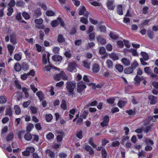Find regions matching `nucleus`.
I'll return each mask as SVG.
<instances>
[{"instance_id": "nucleus-26", "label": "nucleus", "mask_w": 158, "mask_h": 158, "mask_svg": "<svg viewBox=\"0 0 158 158\" xmlns=\"http://www.w3.org/2000/svg\"><path fill=\"white\" fill-rule=\"evenodd\" d=\"M24 137L26 140L29 141L32 138V136L29 133H27L25 134L24 135Z\"/></svg>"}, {"instance_id": "nucleus-13", "label": "nucleus", "mask_w": 158, "mask_h": 158, "mask_svg": "<svg viewBox=\"0 0 158 158\" xmlns=\"http://www.w3.org/2000/svg\"><path fill=\"white\" fill-rule=\"evenodd\" d=\"M92 70L94 72L97 73L100 69V67L98 64H95L92 66Z\"/></svg>"}, {"instance_id": "nucleus-62", "label": "nucleus", "mask_w": 158, "mask_h": 158, "mask_svg": "<svg viewBox=\"0 0 158 158\" xmlns=\"http://www.w3.org/2000/svg\"><path fill=\"white\" fill-rule=\"evenodd\" d=\"M102 157L103 158H106L107 156V153L105 149H102Z\"/></svg>"}, {"instance_id": "nucleus-50", "label": "nucleus", "mask_w": 158, "mask_h": 158, "mask_svg": "<svg viewBox=\"0 0 158 158\" xmlns=\"http://www.w3.org/2000/svg\"><path fill=\"white\" fill-rule=\"evenodd\" d=\"M30 86L31 89L32 90L34 93L36 92L37 91V89L35 87L34 84L33 83H31L30 85Z\"/></svg>"}, {"instance_id": "nucleus-51", "label": "nucleus", "mask_w": 158, "mask_h": 158, "mask_svg": "<svg viewBox=\"0 0 158 158\" xmlns=\"http://www.w3.org/2000/svg\"><path fill=\"white\" fill-rule=\"evenodd\" d=\"M142 78L140 77H139L137 75L134 78V80L135 81L136 83L139 84Z\"/></svg>"}, {"instance_id": "nucleus-40", "label": "nucleus", "mask_w": 158, "mask_h": 158, "mask_svg": "<svg viewBox=\"0 0 158 158\" xmlns=\"http://www.w3.org/2000/svg\"><path fill=\"white\" fill-rule=\"evenodd\" d=\"M58 41L59 42L62 43L64 41V38L61 35H59L58 37Z\"/></svg>"}, {"instance_id": "nucleus-56", "label": "nucleus", "mask_w": 158, "mask_h": 158, "mask_svg": "<svg viewBox=\"0 0 158 158\" xmlns=\"http://www.w3.org/2000/svg\"><path fill=\"white\" fill-rule=\"evenodd\" d=\"M89 21L91 23L94 25H96L98 23V21L97 20L93 19L92 18H90L89 19Z\"/></svg>"}, {"instance_id": "nucleus-20", "label": "nucleus", "mask_w": 158, "mask_h": 158, "mask_svg": "<svg viewBox=\"0 0 158 158\" xmlns=\"http://www.w3.org/2000/svg\"><path fill=\"white\" fill-rule=\"evenodd\" d=\"M60 23V21L58 19V18L57 19L52 21L51 24L52 27H56Z\"/></svg>"}, {"instance_id": "nucleus-14", "label": "nucleus", "mask_w": 158, "mask_h": 158, "mask_svg": "<svg viewBox=\"0 0 158 158\" xmlns=\"http://www.w3.org/2000/svg\"><path fill=\"white\" fill-rule=\"evenodd\" d=\"M52 59L55 61H59L62 60V57L60 56L56 55L52 56Z\"/></svg>"}, {"instance_id": "nucleus-2", "label": "nucleus", "mask_w": 158, "mask_h": 158, "mask_svg": "<svg viewBox=\"0 0 158 158\" xmlns=\"http://www.w3.org/2000/svg\"><path fill=\"white\" fill-rule=\"evenodd\" d=\"M66 87L68 91L70 93L74 90L76 87V84L73 82H67Z\"/></svg>"}, {"instance_id": "nucleus-46", "label": "nucleus", "mask_w": 158, "mask_h": 158, "mask_svg": "<svg viewBox=\"0 0 158 158\" xmlns=\"http://www.w3.org/2000/svg\"><path fill=\"white\" fill-rule=\"evenodd\" d=\"M34 127V126L33 124L31 123H30L27 127V131L29 132Z\"/></svg>"}, {"instance_id": "nucleus-1", "label": "nucleus", "mask_w": 158, "mask_h": 158, "mask_svg": "<svg viewBox=\"0 0 158 158\" xmlns=\"http://www.w3.org/2000/svg\"><path fill=\"white\" fill-rule=\"evenodd\" d=\"M53 78L55 81H59L61 79L64 80H67L68 79V77L63 71H62L60 73L55 75L54 76Z\"/></svg>"}, {"instance_id": "nucleus-35", "label": "nucleus", "mask_w": 158, "mask_h": 158, "mask_svg": "<svg viewBox=\"0 0 158 158\" xmlns=\"http://www.w3.org/2000/svg\"><path fill=\"white\" fill-rule=\"evenodd\" d=\"M6 114L9 116H11L12 114V111L11 107H9L6 110Z\"/></svg>"}, {"instance_id": "nucleus-7", "label": "nucleus", "mask_w": 158, "mask_h": 158, "mask_svg": "<svg viewBox=\"0 0 158 158\" xmlns=\"http://www.w3.org/2000/svg\"><path fill=\"white\" fill-rule=\"evenodd\" d=\"M48 65H45L44 68V71H49L51 69H56L58 70H60V69L54 66H53L50 63H48Z\"/></svg>"}, {"instance_id": "nucleus-33", "label": "nucleus", "mask_w": 158, "mask_h": 158, "mask_svg": "<svg viewBox=\"0 0 158 158\" xmlns=\"http://www.w3.org/2000/svg\"><path fill=\"white\" fill-rule=\"evenodd\" d=\"M76 136L79 139H81L82 138V132L81 130L77 131L76 134Z\"/></svg>"}, {"instance_id": "nucleus-42", "label": "nucleus", "mask_w": 158, "mask_h": 158, "mask_svg": "<svg viewBox=\"0 0 158 158\" xmlns=\"http://www.w3.org/2000/svg\"><path fill=\"white\" fill-rule=\"evenodd\" d=\"M126 102L123 101H120L118 102V105L120 108L123 107L126 104Z\"/></svg>"}, {"instance_id": "nucleus-31", "label": "nucleus", "mask_w": 158, "mask_h": 158, "mask_svg": "<svg viewBox=\"0 0 158 158\" xmlns=\"http://www.w3.org/2000/svg\"><path fill=\"white\" fill-rule=\"evenodd\" d=\"M61 108L64 110H65L67 109L66 103L65 100H63L61 104Z\"/></svg>"}, {"instance_id": "nucleus-49", "label": "nucleus", "mask_w": 158, "mask_h": 158, "mask_svg": "<svg viewBox=\"0 0 158 158\" xmlns=\"http://www.w3.org/2000/svg\"><path fill=\"white\" fill-rule=\"evenodd\" d=\"M43 20L42 19H36L35 20V23L37 24H41L43 23Z\"/></svg>"}, {"instance_id": "nucleus-32", "label": "nucleus", "mask_w": 158, "mask_h": 158, "mask_svg": "<svg viewBox=\"0 0 158 158\" xmlns=\"http://www.w3.org/2000/svg\"><path fill=\"white\" fill-rule=\"evenodd\" d=\"M107 66L109 68H112L113 66V63L111 60H107L106 61Z\"/></svg>"}, {"instance_id": "nucleus-19", "label": "nucleus", "mask_w": 158, "mask_h": 158, "mask_svg": "<svg viewBox=\"0 0 158 158\" xmlns=\"http://www.w3.org/2000/svg\"><path fill=\"white\" fill-rule=\"evenodd\" d=\"M97 39L98 41L102 45L105 44L106 43V40L100 36L97 37Z\"/></svg>"}, {"instance_id": "nucleus-3", "label": "nucleus", "mask_w": 158, "mask_h": 158, "mask_svg": "<svg viewBox=\"0 0 158 158\" xmlns=\"http://www.w3.org/2000/svg\"><path fill=\"white\" fill-rule=\"evenodd\" d=\"M76 63L75 62H72L69 63L68 66V70L71 72H75L77 71L76 68Z\"/></svg>"}, {"instance_id": "nucleus-53", "label": "nucleus", "mask_w": 158, "mask_h": 158, "mask_svg": "<svg viewBox=\"0 0 158 158\" xmlns=\"http://www.w3.org/2000/svg\"><path fill=\"white\" fill-rule=\"evenodd\" d=\"M23 16L26 19H28L30 18V16L26 12H23L22 14Z\"/></svg>"}, {"instance_id": "nucleus-18", "label": "nucleus", "mask_w": 158, "mask_h": 158, "mask_svg": "<svg viewBox=\"0 0 158 158\" xmlns=\"http://www.w3.org/2000/svg\"><path fill=\"white\" fill-rule=\"evenodd\" d=\"M15 113L17 114H20L21 111L19 106L18 105L15 106L14 107Z\"/></svg>"}, {"instance_id": "nucleus-39", "label": "nucleus", "mask_w": 158, "mask_h": 158, "mask_svg": "<svg viewBox=\"0 0 158 158\" xmlns=\"http://www.w3.org/2000/svg\"><path fill=\"white\" fill-rule=\"evenodd\" d=\"M87 18H85L83 17H81L80 18V21L81 22L83 23L84 24H86L88 23V21L87 19Z\"/></svg>"}, {"instance_id": "nucleus-58", "label": "nucleus", "mask_w": 158, "mask_h": 158, "mask_svg": "<svg viewBox=\"0 0 158 158\" xmlns=\"http://www.w3.org/2000/svg\"><path fill=\"white\" fill-rule=\"evenodd\" d=\"M126 113H128L129 115L132 116H134L135 114V112L131 110H127Z\"/></svg>"}, {"instance_id": "nucleus-23", "label": "nucleus", "mask_w": 158, "mask_h": 158, "mask_svg": "<svg viewBox=\"0 0 158 158\" xmlns=\"http://www.w3.org/2000/svg\"><path fill=\"white\" fill-rule=\"evenodd\" d=\"M36 94L39 98L40 100L43 99L44 98L43 93L41 91L37 92L36 93Z\"/></svg>"}, {"instance_id": "nucleus-61", "label": "nucleus", "mask_w": 158, "mask_h": 158, "mask_svg": "<svg viewBox=\"0 0 158 158\" xmlns=\"http://www.w3.org/2000/svg\"><path fill=\"white\" fill-rule=\"evenodd\" d=\"M8 130V128L7 126H5L2 129L1 131V134H4L7 132Z\"/></svg>"}, {"instance_id": "nucleus-6", "label": "nucleus", "mask_w": 158, "mask_h": 158, "mask_svg": "<svg viewBox=\"0 0 158 158\" xmlns=\"http://www.w3.org/2000/svg\"><path fill=\"white\" fill-rule=\"evenodd\" d=\"M145 142L146 144L147 145L145 148V150L146 151H151L152 149L151 146H149L148 145H152L153 144V142L149 139H146L145 140Z\"/></svg>"}, {"instance_id": "nucleus-29", "label": "nucleus", "mask_w": 158, "mask_h": 158, "mask_svg": "<svg viewBox=\"0 0 158 158\" xmlns=\"http://www.w3.org/2000/svg\"><path fill=\"white\" fill-rule=\"evenodd\" d=\"M52 116L50 114H46L45 115V119L48 122H50L52 119Z\"/></svg>"}, {"instance_id": "nucleus-11", "label": "nucleus", "mask_w": 158, "mask_h": 158, "mask_svg": "<svg viewBox=\"0 0 158 158\" xmlns=\"http://www.w3.org/2000/svg\"><path fill=\"white\" fill-rule=\"evenodd\" d=\"M148 99L150 101L151 104H155L157 102V98L153 95H150L148 97Z\"/></svg>"}, {"instance_id": "nucleus-9", "label": "nucleus", "mask_w": 158, "mask_h": 158, "mask_svg": "<svg viewBox=\"0 0 158 158\" xmlns=\"http://www.w3.org/2000/svg\"><path fill=\"white\" fill-rule=\"evenodd\" d=\"M109 121V117L107 115L105 116L104 117L103 121L101 124V125L102 127H104L107 125Z\"/></svg>"}, {"instance_id": "nucleus-28", "label": "nucleus", "mask_w": 158, "mask_h": 158, "mask_svg": "<svg viewBox=\"0 0 158 158\" xmlns=\"http://www.w3.org/2000/svg\"><path fill=\"white\" fill-rule=\"evenodd\" d=\"M115 68L117 69L118 71L120 72H122L123 69V66L120 64H117L115 65Z\"/></svg>"}, {"instance_id": "nucleus-24", "label": "nucleus", "mask_w": 158, "mask_h": 158, "mask_svg": "<svg viewBox=\"0 0 158 158\" xmlns=\"http://www.w3.org/2000/svg\"><path fill=\"white\" fill-rule=\"evenodd\" d=\"M117 12L120 15H123L122 6L119 5L118 6Z\"/></svg>"}, {"instance_id": "nucleus-4", "label": "nucleus", "mask_w": 158, "mask_h": 158, "mask_svg": "<svg viewBox=\"0 0 158 158\" xmlns=\"http://www.w3.org/2000/svg\"><path fill=\"white\" fill-rule=\"evenodd\" d=\"M50 54L49 53L44 54L42 56V62L45 65L47 63H49V57Z\"/></svg>"}, {"instance_id": "nucleus-60", "label": "nucleus", "mask_w": 158, "mask_h": 158, "mask_svg": "<svg viewBox=\"0 0 158 158\" xmlns=\"http://www.w3.org/2000/svg\"><path fill=\"white\" fill-rule=\"evenodd\" d=\"M16 4L14 0H11L8 3V6L10 7H12L15 6Z\"/></svg>"}, {"instance_id": "nucleus-8", "label": "nucleus", "mask_w": 158, "mask_h": 158, "mask_svg": "<svg viewBox=\"0 0 158 158\" xmlns=\"http://www.w3.org/2000/svg\"><path fill=\"white\" fill-rule=\"evenodd\" d=\"M86 88V86L82 82H80L77 84V90L78 92H81Z\"/></svg>"}, {"instance_id": "nucleus-44", "label": "nucleus", "mask_w": 158, "mask_h": 158, "mask_svg": "<svg viewBox=\"0 0 158 158\" xmlns=\"http://www.w3.org/2000/svg\"><path fill=\"white\" fill-rule=\"evenodd\" d=\"M54 135L52 132H49L48 134L46 135V137L49 140L51 139L54 137Z\"/></svg>"}, {"instance_id": "nucleus-48", "label": "nucleus", "mask_w": 158, "mask_h": 158, "mask_svg": "<svg viewBox=\"0 0 158 158\" xmlns=\"http://www.w3.org/2000/svg\"><path fill=\"white\" fill-rule=\"evenodd\" d=\"M139 64L137 62V61L136 60H134L133 63L132 64L131 66L132 68L134 69H135L138 66Z\"/></svg>"}, {"instance_id": "nucleus-10", "label": "nucleus", "mask_w": 158, "mask_h": 158, "mask_svg": "<svg viewBox=\"0 0 158 158\" xmlns=\"http://www.w3.org/2000/svg\"><path fill=\"white\" fill-rule=\"evenodd\" d=\"M56 133L57 134V141L58 142H60L62 140L64 133L61 131H57Z\"/></svg>"}, {"instance_id": "nucleus-16", "label": "nucleus", "mask_w": 158, "mask_h": 158, "mask_svg": "<svg viewBox=\"0 0 158 158\" xmlns=\"http://www.w3.org/2000/svg\"><path fill=\"white\" fill-rule=\"evenodd\" d=\"M133 71V69L131 67H128L125 68L124 70V72L126 74H130Z\"/></svg>"}, {"instance_id": "nucleus-21", "label": "nucleus", "mask_w": 158, "mask_h": 158, "mask_svg": "<svg viewBox=\"0 0 158 158\" xmlns=\"http://www.w3.org/2000/svg\"><path fill=\"white\" fill-rule=\"evenodd\" d=\"M14 135L12 132H10L7 135L6 139L7 141L11 140L13 139Z\"/></svg>"}, {"instance_id": "nucleus-57", "label": "nucleus", "mask_w": 158, "mask_h": 158, "mask_svg": "<svg viewBox=\"0 0 158 158\" xmlns=\"http://www.w3.org/2000/svg\"><path fill=\"white\" fill-rule=\"evenodd\" d=\"M28 76H34L35 74V72L33 69L30 70L29 72L27 73Z\"/></svg>"}, {"instance_id": "nucleus-59", "label": "nucleus", "mask_w": 158, "mask_h": 158, "mask_svg": "<svg viewBox=\"0 0 158 158\" xmlns=\"http://www.w3.org/2000/svg\"><path fill=\"white\" fill-rule=\"evenodd\" d=\"M26 149H27V151H28L30 153L34 152L35 150L34 148L33 147H27Z\"/></svg>"}, {"instance_id": "nucleus-43", "label": "nucleus", "mask_w": 158, "mask_h": 158, "mask_svg": "<svg viewBox=\"0 0 158 158\" xmlns=\"http://www.w3.org/2000/svg\"><path fill=\"white\" fill-rule=\"evenodd\" d=\"M144 72L147 74H150L151 73V70L150 67H145L144 68Z\"/></svg>"}, {"instance_id": "nucleus-34", "label": "nucleus", "mask_w": 158, "mask_h": 158, "mask_svg": "<svg viewBox=\"0 0 158 158\" xmlns=\"http://www.w3.org/2000/svg\"><path fill=\"white\" fill-rule=\"evenodd\" d=\"M5 6L4 3H2L0 5V7L2 8L0 11V17H2L3 14V10Z\"/></svg>"}, {"instance_id": "nucleus-64", "label": "nucleus", "mask_w": 158, "mask_h": 158, "mask_svg": "<svg viewBox=\"0 0 158 158\" xmlns=\"http://www.w3.org/2000/svg\"><path fill=\"white\" fill-rule=\"evenodd\" d=\"M74 5L77 6H78L80 4V2L78 0H72Z\"/></svg>"}, {"instance_id": "nucleus-37", "label": "nucleus", "mask_w": 158, "mask_h": 158, "mask_svg": "<svg viewBox=\"0 0 158 158\" xmlns=\"http://www.w3.org/2000/svg\"><path fill=\"white\" fill-rule=\"evenodd\" d=\"M141 54L143 58L145 60H148V56L146 52H141Z\"/></svg>"}, {"instance_id": "nucleus-17", "label": "nucleus", "mask_w": 158, "mask_h": 158, "mask_svg": "<svg viewBox=\"0 0 158 158\" xmlns=\"http://www.w3.org/2000/svg\"><path fill=\"white\" fill-rule=\"evenodd\" d=\"M83 66L86 68L89 69L90 68V63L88 62L87 60H84L82 62Z\"/></svg>"}, {"instance_id": "nucleus-27", "label": "nucleus", "mask_w": 158, "mask_h": 158, "mask_svg": "<svg viewBox=\"0 0 158 158\" xmlns=\"http://www.w3.org/2000/svg\"><path fill=\"white\" fill-rule=\"evenodd\" d=\"M7 48L10 54L11 55L15 48L14 47L9 44L7 46Z\"/></svg>"}, {"instance_id": "nucleus-47", "label": "nucleus", "mask_w": 158, "mask_h": 158, "mask_svg": "<svg viewBox=\"0 0 158 158\" xmlns=\"http://www.w3.org/2000/svg\"><path fill=\"white\" fill-rule=\"evenodd\" d=\"M110 38L114 40L116 39L118 37V36L113 32H111L110 34Z\"/></svg>"}, {"instance_id": "nucleus-55", "label": "nucleus", "mask_w": 158, "mask_h": 158, "mask_svg": "<svg viewBox=\"0 0 158 158\" xmlns=\"http://www.w3.org/2000/svg\"><path fill=\"white\" fill-rule=\"evenodd\" d=\"M22 90L25 94V97L26 98L28 97L29 94L27 92L28 89L27 88L24 87L22 88Z\"/></svg>"}, {"instance_id": "nucleus-54", "label": "nucleus", "mask_w": 158, "mask_h": 158, "mask_svg": "<svg viewBox=\"0 0 158 158\" xmlns=\"http://www.w3.org/2000/svg\"><path fill=\"white\" fill-rule=\"evenodd\" d=\"M106 52V49L104 47H101L100 48L99 52L100 54H103L105 53Z\"/></svg>"}, {"instance_id": "nucleus-41", "label": "nucleus", "mask_w": 158, "mask_h": 158, "mask_svg": "<svg viewBox=\"0 0 158 158\" xmlns=\"http://www.w3.org/2000/svg\"><path fill=\"white\" fill-rule=\"evenodd\" d=\"M15 70L18 72L20 71L21 70V67L19 63L16 64L15 65Z\"/></svg>"}, {"instance_id": "nucleus-45", "label": "nucleus", "mask_w": 158, "mask_h": 158, "mask_svg": "<svg viewBox=\"0 0 158 158\" xmlns=\"http://www.w3.org/2000/svg\"><path fill=\"white\" fill-rule=\"evenodd\" d=\"M22 56L19 54H16L14 56V58L17 61H19L21 59Z\"/></svg>"}, {"instance_id": "nucleus-12", "label": "nucleus", "mask_w": 158, "mask_h": 158, "mask_svg": "<svg viewBox=\"0 0 158 158\" xmlns=\"http://www.w3.org/2000/svg\"><path fill=\"white\" fill-rule=\"evenodd\" d=\"M107 8L110 10H113L115 8V5L114 2L111 1H108L107 3Z\"/></svg>"}, {"instance_id": "nucleus-63", "label": "nucleus", "mask_w": 158, "mask_h": 158, "mask_svg": "<svg viewBox=\"0 0 158 158\" xmlns=\"http://www.w3.org/2000/svg\"><path fill=\"white\" fill-rule=\"evenodd\" d=\"M114 98H109L107 99V102L110 104H112L114 102Z\"/></svg>"}, {"instance_id": "nucleus-25", "label": "nucleus", "mask_w": 158, "mask_h": 158, "mask_svg": "<svg viewBox=\"0 0 158 158\" xmlns=\"http://www.w3.org/2000/svg\"><path fill=\"white\" fill-rule=\"evenodd\" d=\"M109 57L113 60H115L118 59V57L115 54L112 53L109 55Z\"/></svg>"}, {"instance_id": "nucleus-52", "label": "nucleus", "mask_w": 158, "mask_h": 158, "mask_svg": "<svg viewBox=\"0 0 158 158\" xmlns=\"http://www.w3.org/2000/svg\"><path fill=\"white\" fill-rule=\"evenodd\" d=\"M8 12L7 13V15L8 16H10L13 11V10L12 7H9L8 8Z\"/></svg>"}, {"instance_id": "nucleus-36", "label": "nucleus", "mask_w": 158, "mask_h": 158, "mask_svg": "<svg viewBox=\"0 0 158 158\" xmlns=\"http://www.w3.org/2000/svg\"><path fill=\"white\" fill-rule=\"evenodd\" d=\"M46 15L48 16H53L55 14V13L51 10H48L46 12Z\"/></svg>"}, {"instance_id": "nucleus-5", "label": "nucleus", "mask_w": 158, "mask_h": 158, "mask_svg": "<svg viewBox=\"0 0 158 158\" xmlns=\"http://www.w3.org/2000/svg\"><path fill=\"white\" fill-rule=\"evenodd\" d=\"M79 14L80 15H84V16L87 17L89 15V13L86 11V9L84 6L80 7L79 9Z\"/></svg>"}, {"instance_id": "nucleus-22", "label": "nucleus", "mask_w": 158, "mask_h": 158, "mask_svg": "<svg viewBox=\"0 0 158 158\" xmlns=\"http://www.w3.org/2000/svg\"><path fill=\"white\" fill-rule=\"evenodd\" d=\"M10 41L13 44H16V40L15 34H12L10 36Z\"/></svg>"}, {"instance_id": "nucleus-15", "label": "nucleus", "mask_w": 158, "mask_h": 158, "mask_svg": "<svg viewBox=\"0 0 158 158\" xmlns=\"http://www.w3.org/2000/svg\"><path fill=\"white\" fill-rule=\"evenodd\" d=\"M122 62L126 66H129L130 64V60L126 58H123L122 59Z\"/></svg>"}, {"instance_id": "nucleus-38", "label": "nucleus", "mask_w": 158, "mask_h": 158, "mask_svg": "<svg viewBox=\"0 0 158 158\" xmlns=\"http://www.w3.org/2000/svg\"><path fill=\"white\" fill-rule=\"evenodd\" d=\"M7 101V98L5 96L0 97V103L2 104L5 103Z\"/></svg>"}, {"instance_id": "nucleus-30", "label": "nucleus", "mask_w": 158, "mask_h": 158, "mask_svg": "<svg viewBox=\"0 0 158 158\" xmlns=\"http://www.w3.org/2000/svg\"><path fill=\"white\" fill-rule=\"evenodd\" d=\"M46 154H48V156H49L51 158H54L55 157L54 153L51 152L50 149H47L46 150Z\"/></svg>"}]
</instances>
